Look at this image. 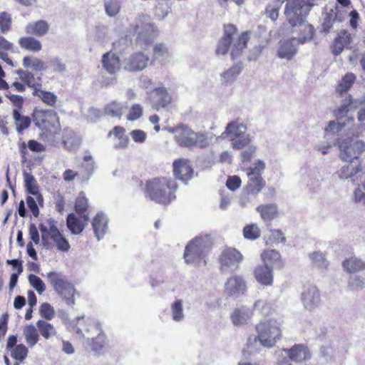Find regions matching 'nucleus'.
<instances>
[{
	"label": "nucleus",
	"instance_id": "nucleus-1",
	"mask_svg": "<svg viewBox=\"0 0 365 365\" xmlns=\"http://www.w3.org/2000/svg\"><path fill=\"white\" fill-rule=\"evenodd\" d=\"M83 318V316L76 317L71 324L70 331L77 339H86V349L99 354L104 347L106 335L100 324L92 319H87L86 324L80 323Z\"/></svg>",
	"mask_w": 365,
	"mask_h": 365
},
{
	"label": "nucleus",
	"instance_id": "nucleus-2",
	"mask_svg": "<svg viewBox=\"0 0 365 365\" xmlns=\"http://www.w3.org/2000/svg\"><path fill=\"white\" fill-rule=\"evenodd\" d=\"M249 38L248 32H244L237 36V29L235 26L232 24L225 26L224 34L217 43L216 53L225 55L230 48V55L235 60L242 55Z\"/></svg>",
	"mask_w": 365,
	"mask_h": 365
},
{
	"label": "nucleus",
	"instance_id": "nucleus-3",
	"mask_svg": "<svg viewBox=\"0 0 365 365\" xmlns=\"http://www.w3.org/2000/svg\"><path fill=\"white\" fill-rule=\"evenodd\" d=\"M176 190L175 180L166 178H154L146 182L145 196L157 203L167 205L175 199Z\"/></svg>",
	"mask_w": 365,
	"mask_h": 365
},
{
	"label": "nucleus",
	"instance_id": "nucleus-4",
	"mask_svg": "<svg viewBox=\"0 0 365 365\" xmlns=\"http://www.w3.org/2000/svg\"><path fill=\"white\" fill-rule=\"evenodd\" d=\"M213 244L212 238L210 235L196 237L185 247L184 259L187 264L196 266L205 265V258Z\"/></svg>",
	"mask_w": 365,
	"mask_h": 365
},
{
	"label": "nucleus",
	"instance_id": "nucleus-5",
	"mask_svg": "<svg viewBox=\"0 0 365 365\" xmlns=\"http://www.w3.org/2000/svg\"><path fill=\"white\" fill-rule=\"evenodd\" d=\"M170 132L174 133L175 142L180 147L206 148L211 143V139L206 134L196 133L185 125L181 124L173 128Z\"/></svg>",
	"mask_w": 365,
	"mask_h": 365
},
{
	"label": "nucleus",
	"instance_id": "nucleus-6",
	"mask_svg": "<svg viewBox=\"0 0 365 365\" xmlns=\"http://www.w3.org/2000/svg\"><path fill=\"white\" fill-rule=\"evenodd\" d=\"M48 282L60 297L68 304L73 307L75 304L74 294L76 290L74 285L62 273L49 272L46 274Z\"/></svg>",
	"mask_w": 365,
	"mask_h": 365
},
{
	"label": "nucleus",
	"instance_id": "nucleus-7",
	"mask_svg": "<svg viewBox=\"0 0 365 365\" xmlns=\"http://www.w3.org/2000/svg\"><path fill=\"white\" fill-rule=\"evenodd\" d=\"M279 327L280 324L274 319L257 324L256 326L257 336L255 340L257 339L260 344L264 347H273L282 336Z\"/></svg>",
	"mask_w": 365,
	"mask_h": 365
},
{
	"label": "nucleus",
	"instance_id": "nucleus-8",
	"mask_svg": "<svg viewBox=\"0 0 365 365\" xmlns=\"http://www.w3.org/2000/svg\"><path fill=\"white\" fill-rule=\"evenodd\" d=\"M312 0H290L285 5L284 14L292 26L301 24L310 11Z\"/></svg>",
	"mask_w": 365,
	"mask_h": 365
},
{
	"label": "nucleus",
	"instance_id": "nucleus-9",
	"mask_svg": "<svg viewBox=\"0 0 365 365\" xmlns=\"http://www.w3.org/2000/svg\"><path fill=\"white\" fill-rule=\"evenodd\" d=\"M246 125L234 120L230 122L223 134H226L231 141L233 148L240 150L250 142V135L246 133Z\"/></svg>",
	"mask_w": 365,
	"mask_h": 365
},
{
	"label": "nucleus",
	"instance_id": "nucleus-10",
	"mask_svg": "<svg viewBox=\"0 0 365 365\" xmlns=\"http://www.w3.org/2000/svg\"><path fill=\"white\" fill-rule=\"evenodd\" d=\"M133 31L138 32L137 43L140 45H149L155 37L154 25L148 15L140 14L136 18Z\"/></svg>",
	"mask_w": 365,
	"mask_h": 365
},
{
	"label": "nucleus",
	"instance_id": "nucleus-11",
	"mask_svg": "<svg viewBox=\"0 0 365 365\" xmlns=\"http://www.w3.org/2000/svg\"><path fill=\"white\" fill-rule=\"evenodd\" d=\"M314 29L312 26L307 27V34L304 36H300L298 38H292L289 40L284 41L279 46L277 56L280 58H285L290 60L297 53V45L298 43H304L305 42L312 39L314 36Z\"/></svg>",
	"mask_w": 365,
	"mask_h": 365
},
{
	"label": "nucleus",
	"instance_id": "nucleus-12",
	"mask_svg": "<svg viewBox=\"0 0 365 365\" xmlns=\"http://www.w3.org/2000/svg\"><path fill=\"white\" fill-rule=\"evenodd\" d=\"M32 119L34 125L42 130H48L50 128H56L59 123L58 115L52 109H34Z\"/></svg>",
	"mask_w": 365,
	"mask_h": 365
},
{
	"label": "nucleus",
	"instance_id": "nucleus-13",
	"mask_svg": "<svg viewBox=\"0 0 365 365\" xmlns=\"http://www.w3.org/2000/svg\"><path fill=\"white\" fill-rule=\"evenodd\" d=\"M340 150L339 158L344 162L354 160L360 161L359 155L365 148V143L362 140H357L353 144H349L346 140L337 141Z\"/></svg>",
	"mask_w": 365,
	"mask_h": 365
},
{
	"label": "nucleus",
	"instance_id": "nucleus-14",
	"mask_svg": "<svg viewBox=\"0 0 365 365\" xmlns=\"http://www.w3.org/2000/svg\"><path fill=\"white\" fill-rule=\"evenodd\" d=\"M242 260V254L235 248H226L220 257V270L223 273L234 272Z\"/></svg>",
	"mask_w": 365,
	"mask_h": 365
},
{
	"label": "nucleus",
	"instance_id": "nucleus-15",
	"mask_svg": "<svg viewBox=\"0 0 365 365\" xmlns=\"http://www.w3.org/2000/svg\"><path fill=\"white\" fill-rule=\"evenodd\" d=\"M362 167L361 161L346 162L335 173L334 176L340 180H346L358 184V178H361Z\"/></svg>",
	"mask_w": 365,
	"mask_h": 365
},
{
	"label": "nucleus",
	"instance_id": "nucleus-16",
	"mask_svg": "<svg viewBox=\"0 0 365 365\" xmlns=\"http://www.w3.org/2000/svg\"><path fill=\"white\" fill-rule=\"evenodd\" d=\"M150 61L148 55L142 51L135 52L125 58L122 63V68L128 72H138L144 70Z\"/></svg>",
	"mask_w": 365,
	"mask_h": 365
},
{
	"label": "nucleus",
	"instance_id": "nucleus-17",
	"mask_svg": "<svg viewBox=\"0 0 365 365\" xmlns=\"http://www.w3.org/2000/svg\"><path fill=\"white\" fill-rule=\"evenodd\" d=\"M301 299L306 309L309 311L315 309L319 307L321 302L319 289L314 285L309 286L302 292Z\"/></svg>",
	"mask_w": 365,
	"mask_h": 365
},
{
	"label": "nucleus",
	"instance_id": "nucleus-18",
	"mask_svg": "<svg viewBox=\"0 0 365 365\" xmlns=\"http://www.w3.org/2000/svg\"><path fill=\"white\" fill-rule=\"evenodd\" d=\"M173 173L175 177L186 183L192 178L193 169L190 161L185 159L176 160L173 163Z\"/></svg>",
	"mask_w": 365,
	"mask_h": 365
},
{
	"label": "nucleus",
	"instance_id": "nucleus-19",
	"mask_svg": "<svg viewBox=\"0 0 365 365\" xmlns=\"http://www.w3.org/2000/svg\"><path fill=\"white\" fill-rule=\"evenodd\" d=\"M48 227L43 223L39 225L42 245L46 249H49L51 247V243L50 242L51 236H55L61 233L56 226V222L53 219L50 218L48 220Z\"/></svg>",
	"mask_w": 365,
	"mask_h": 365
},
{
	"label": "nucleus",
	"instance_id": "nucleus-20",
	"mask_svg": "<svg viewBox=\"0 0 365 365\" xmlns=\"http://www.w3.org/2000/svg\"><path fill=\"white\" fill-rule=\"evenodd\" d=\"M344 19V11L339 10L337 6L331 9L324 14L323 23L322 24V30L325 33H329L333 25L336 22H341Z\"/></svg>",
	"mask_w": 365,
	"mask_h": 365
},
{
	"label": "nucleus",
	"instance_id": "nucleus-21",
	"mask_svg": "<svg viewBox=\"0 0 365 365\" xmlns=\"http://www.w3.org/2000/svg\"><path fill=\"white\" fill-rule=\"evenodd\" d=\"M225 292L229 296L238 297L246 290L245 280L240 276H233L227 279L225 284Z\"/></svg>",
	"mask_w": 365,
	"mask_h": 365
},
{
	"label": "nucleus",
	"instance_id": "nucleus-22",
	"mask_svg": "<svg viewBox=\"0 0 365 365\" xmlns=\"http://www.w3.org/2000/svg\"><path fill=\"white\" fill-rule=\"evenodd\" d=\"M283 351L295 362H302L311 358L309 349L303 344H295L290 349H284Z\"/></svg>",
	"mask_w": 365,
	"mask_h": 365
},
{
	"label": "nucleus",
	"instance_id": "nucleus-23",
	"mask_svg": "<svg viewBox=\"0 0 365 365\" xmlns=\"http://www.w3.org/2000/svg\"><path fill=\"white\" fill-rule=\"evenodd\" d=\"M254 274L256 280L262 285L271 286L273 284V270L269 264L257 266Z\"/></svg>",
	"mask_w": 365,
	"mask_h": 365
},
{
	"label": "nucleus",
	"instance_id": "nucleus-24",
	"mask_svg": "<svg viewBox=\"0 0 365 365\" xmlns=\"http://www.w3.org/2000/svg\"><path fill=\"white\" fill-rule=\"evenodd\" d=\"M107 217L102 212H99L94 217L92 222V227L95 236L98 240L103 239L108 230Z\"/></svg>",
	"mask_w": 365,
	"mask_h": 365
},
{
	"label": "nucleus",
	"instance_id": "nucleus-25",
	"mask_svg": "<svg viewBox=\"0 0 365 365\" xmlns=\"http://www.w3.org/2000/svg\"><path fill=\"white\" fill-rule=\"evenodd\" d=\"M101 62L103 68L110 74L115 73L122 66L119 57L111 52L104 53Z\"/></svg>",
	"mask_w": 365,
	"mask_h": 365
},
{
	"label": "nucleus",
	"instance_id": "nucleus-26",
	"mask_svg": "<svg viewBox=\"0 0 365 365\" xmlns=\"http://www.w3.org/2000/svg\"><path fill=\"white\" fill-rule=\"evenodd\" d=\"M252 316V310L246 307L235 308L230 315V319L235 326H240L247 323Z\"/></svg>",
	"mask_w": 365,
	"mask_h": 365
},
{
	"label": "nucleus",
	"instance_id": "nucleus-27",
	"mask_svg": "<svg viewBox=\"0 0 365 365\" xmlns=\"http://www.w3.org/2000/svg\"><path fill=\"white\" fill-rule=\"evenodd\" d=\"M49 29V24L44 20H38L30 22L25 27V32L27 34L36 36H43L46 34Z\"/></svg>",
	"mask_w": 365,
	"mask_h": 365
},
{
	"label": "nucleus",
	"instance_id": "nucleus-28",
	"mask_svg": "<svg viewBox=\"0 0 365 365\" xmlns=\"http://www.w3.org/2000/svg\"><path fill=\"white\" fill-rule=\"evenodd\" d=\"M87 225L81 218L77 217L74 213L68 214L66 217L67 227L73 235L81 234Z\"/></svg>",
	"mask_w": 365,
	"mask_h": 365
},
{
	"label": "nucleus",
	"instance_id": "nucleus-29",
	"mask_svg": "<svg viewBox=\"0 0 365 365\" xmlns=\"http://www.w3.org/2000/svg\"><path fill=\"white\" fill-rule=\"evenodd\" d=\"M81 175L82 180L87 182L95 171V162L89 152H86L83 157V162L81 163Z\"/></svg>",
	"mask_w": 365,
	"mask_h": 365
},
{
	"label": "nucleus",
	"instance_id": "nucleus-30",
	"mask_svg": "<svg viewBox=\"0 0 365 365\" xmlns=\"http://www.w3.org/2000/svg\"><path fill=\"white\" fill-rule=\"evenodd\" d=\"M88 207V200L86 197L84 193L81 192L79 195L77 197L75 202V211L79 215L86 224L88 223L89 215L88 213H86Z\"/></svg>",
	"mask_w": 365,
	"mask_h": 365
},
{
	"label": "nucleus",
	"instance_id": "nucleus-31",
	"mask_svg": "<svg viewBox=\"0 0 365 365\" xmlns=\"http://www.w3.org/2000/svg\"><path fill=\"white\" fill-rule=\"evenodd\" d=\"M248 183L247 185V192L248 194L257 195L265 186V181L262 176L247 175Z\"/></svg>",
	"mask_w": 365,
	"mask_h": 365
},
{
	"label": "nucleus",
	"instance_id": "nucleus-32",
	"mask_svg": "<svg viewBox=\"0 0 365 365\" xmlns=\"http://www.w3.org/2000/svg\"><path fill=\"white\" fill-rule=\"evenodd\" d=\"M16 72L21 81L24 82L29 87L34 88V91L41 87V78L40 77L36 78L32 73L21 69L17 70Z\"/></svg>",
	"mask_w": 365,
	"mask_h": 365
},
{
	"label": "nucleus",
	"instance_id": "nucleus-33",
	"mask_svg": "<svg viewBox=\"0 0 365 365\" xmlns=\"http://www.w3.org/2000/svg\"><path fill=\"white\" fill-rule=\"evenodd\" d=\"M354 118L353 116H348L344 121L338 120V121L330 120L327 126L324 128L325 133H337L340 132L349 123L354 122Z\"/></svg>",
	"mask_w": 365,
	"mask_h": 365
},
{
	"label": "nucleus",
	"instance_id": "nucleus-34",
	"mask_svg": "<svg viewBox=\"0 0 365 365\" xmlns=\"http://www.w3.org/2000/svg\"><path fill=\"white\" fill-rule=\"evenodd\" d=\"M264 221H271L277 215V207L274 204L262 205L257 207Z\"/></svg>",
	"mask_w": 365,
	"mask_h": 365
},
{
	"label": "nucleus",
	"instance_id": "nucleus-35",
	"mask_svg": "<svg viewBox=\"0 0 365 365\" xmlns=\"http://www.w3.org/2000/svg\"><path fill=\"white\" fill-rule=\"evenodd\" d=\"M342 265L349 273H356L365 268V263L356 257H350L344 260Z\"/></svg>",
	"mask_w": 365,
	"mask_h": 365
},
{
	"label": "nucleus",
	"instance_id": "nucleus-36",
	"mask_svg": "<svg viewBox=\"0 0 365 365\" xmlns=\"http://www.w3.org/2000/svg\"><path fill=\"white\" fill-rule=\"evenodd\" d=\"M19 44L21 48L33 52H38L42 48L41 42L31 36L20 38Z\"/></svg>",
	"mask_w": 365,
	"mask_h": 365
},
{
	"label": "nucleus",
	"instance_id": "nucleus-37",
	"mask_svg": "<svg viewBox=\"0 0 365 365\" xmlns=\"http://www.w3.org/2000/svg\"><path fill=\"white\" fill-rule=\"evenodd\" d=\"M24 178L27 192L32 195H38L37 197L38 202L42 200L41 195L38 194V186L34 177L30 173H24Z\"/></svg>",
	"mask_w": 365,
	"mask_h": 365
},
{
	"label": "nucleus",
	"instance_id": "nucleus-38",
	"mask_svg": "<svg viewBox=\"0 0 365 365\" xmlns=\"http://www.w3.org/2000/svg\"><path fill=\"white\" fill-rule=\"evenodd\" d=\"M13 118L19 133H21L24 130L28 128L31 125V118L29 116L21 115L18 109L13 110Z\"/></svg>",
	"mask_w": 365,
	"mask_h": 365
},
{
	"label": "nucleus",
	"instance_id": "nucleus-39",
	"mask_svg": "<svg viewBox=\"0 0 365 365\" xmlns=\"http://www.w3.org/2000/svg\"><path fill=\"white\" fill-rule=\"evenodd\" d=\"M36 326L41 336L46 339L56 334V328L46 321L40 319L37 322Z\"/></svg>",
	"mask_w": 365,
	"mask_h": 365
},
{
	"label": "nucleus",
	"instance_id": "nucleus-40",
	"mask_svg": "<svg viewBox=\"0 0 365 365\" xmlns=\"http://www.w3.org/2000/svg\"><path fill=\"white\" fill-rule=\"evenodd\" d=\"M154 97L156 98L157 104L163 108L168 106L171 101V96L167 90L162 88H157L153 91Z\"/></svg>",
	"mask_w": 365,
	"mask_h": 365
},
{
	"label": "nucleus",
	"instance_id": "nucleus-41",
	"mask_svg": "<svg viewBox=\"0 0 365 365\" xmlns=\"http://www.w3.org/2000/svg\"><path fill=\"white\" fill-rule=\"evenodd\" d=\"M242 66L240 64H235L221 74L223 82L232 83L242 72Z\"/></svg>",
	"mask_w": 365,
	"mask_h": 365
},
{
	"label": "nucleus",
	"instance_id": "nucleus-42",
	"mask_svg": "<svg viewBox=\"0 0 365 365\" xmlns=\"http://www.w3.org/2000/svg\"><path fill=\"white\" fill-rule=\"evenodd\" d=\"M24 335L26 343L31 347L34 346L39 339L37 329L33 324L25 327L24 329Z\"/></svg>",
	"mask_w": 365,
	"mask_h": 365
},
{
	"label": "nucleus",
	"instance_id": "nucleus-43",
	"mask_svg": "<svg viewBox=\"0 0 365 365\" xmlns=\"http://www.w3.org/2000/svg\"><path fill=\"white\" fill-rule=\"evenodd\" d=\"M356 80V76L352 73H346L341 80L336 88V92L340 95H342L344 93H346L348 90L352 86L353 83Z\"/></svg>",
	"mask_w": 365,
	"mask_h": 365
},
{
	"label": "nucleus",
	"instance_id": "nucleus-44",
	"mask_svg": "<svg viewBox=\"0 0 365 365\" xmlns=\"http://www.w3.org/2000/svg\"><path fill=\"white\" fill-rule=\"evenodd\" d=\"M124 106L115 101L107 104L104 108V113L110 117L120 118L123 113Z\"/></svg>",
	"mask_w": 365,
	"mask_h": 365
},
{
	"label": "nucleus",
	"instance_id": "nucleus-45",
	"mask_svg": "<svg viewBox=\"0 0 365 365\" xmlns=\"http://www.w3.org/2000/svg\"><path fill=\"white\" fill-rule=\"evenodd\" d=\"M172 319L173 321L179 322L184 319L183 302L182 299L175 300L170 307Z\"/></svg>",
	"mask_w": 365,
	"mask_h": 365
},
{
	"label": "nucleus",
	"instance_id": "nucleus-46",
	"mask_svg": "<svg viewBox=\"0 0 365 365\" xmlns=\"http://www.w3.org/2000/svg\"><path fill=\"white\" fill-rule=\"evenodd\" d=\"M23 66L28 68H31L34 71H41L46 69V66L43 61L38 58H31L25 56L23 59Z\"/></svg>",
	"mask_w": 365,
	"mask_h": 365
},
{
	"label": "nucleus",
	"instance_id": "nucleus-47",
	"mask_svg": "<svg viewBox=\"0 0 365 365\" xmlns=\"http://www.w3.org/2000/svg\"><path fill=\"white\" fill-rule=\"evenodd\" d=\"M351 103L352 98L351 96H348L342 101L341 106L334 110V115L338 120H342L344 117H347L346 115L350 110Z\"/></svg>",
	"mask_w": 365,
	"mask_h": 365
},
{
	"label": "nucleus",
	"instance_id": "nucleus-48",
	"mask_svg": "<svg viewBox=\"0 0 365 365\" xmlns=\"http://www.w3.org/2000/svg\"><path fill=\"white\" fill-rule=\"evenodd\" d=\"M104 7L108 16L115 17L120 11L121 1L120 0H104Z\"/></svg>",
	"mask_w": 365,
	"mask_h": 365
},
{
	"label": "nucleus",
	"instance_id": "nucleus-49",
	"mask_svg": "<svg viewBox=\"0 0 365 365\" xmlns=\"http://www.w3.org/2000/svg\"><path fill=\"white\" fill-rule=\"evenodd\" d=\"M33 95L39 97L45 103L51 106H54L57 101V96L54 93L40 88L34 91Z\"/></svg>",
	"mask_w": 365,
	"mask_h": 365
},
{
	"label": "nucleus",
	"instance_id": "nucleus-50",
	"mask_svg": "<svg viewBox=\"0 0 365 365\" xmlns=\"http://www.w3.org/2000/svg\"><path fill=\"white\" fill-rule=\"evenodd\" d=\"M262 259L264 264H269L272 267V264L280 260V254L274 250H270L264 252L262 255Z\"/></svg>",
	"mask_w": 365,
	"mask_h": 365
},
{
	"label": "nucleus",
	"instance_id": "nucleus-51",
	"mask_svg": "<svg viewBox=\"0 0 365 365\" xmlns=\"http://www.w3.org/2000/svg\"><path fill=\"white\" fill-rule=\"evenodd\" d=\"M28 279L31 287L38 292V294H41L46 290L45 283L39 277L31 274L29 275Z\"/></svg>",
	"mask_w": 365,
	"mask_h": 365
},
{
	"label": "nucleus",
	"instance_id": "nucleus-52",
	"mask_svg": "<svg viewBox=\"0 0 365 365\" xmlns=\"http://www.w3.org/2000/svg\"><path fill=\"white\" fill-rule=\"evenodd\" d=\"M309 256L314 266L319 268H326L327 267L328 263L323 253L314 252L310 253Z\"/></svg>",
	"mask_w": 365,
	"mask_h": 365
},
{
	"label": "nucleus",
	"instance_id": "nucleus-53",
	"mask_svg": "<svg viewBox=\"0 0 365 365\" xmlns=\"http://www.w3.org/2000/svg\"><path fill=\"white\" fill-rule=\"evenodd\" d=\"M243 235L246 239L254 240L259 237L260 230L257 225L252 224L244 227Z\"/></svg>",
	"mask_w": 365,
	"mask_h": 365
},
{
	"label": "nucleus",
	"instance_id": "nucleus-54",
	"mask_svg": "<svg viewBox=\"0 0 365 365\" xmlns=\"http://www.w3.org/2000/svg\"><path fill=\"white\" fill-rule=\"evenodd\" d=\"M28 354V349L22 344L16 345L11 351V356L17 361H22Z\"/></svg>",
	"mask_w": 365,
	"mask_h": 365
},
{
	"label": "nucleus",
	"instance_id": "nucleus-55",
	"mask_svg": "<svg viewBox=\"0 0 365 365\" xmlns=\"http://www.w3.org/2000/svg\"><path fill=\"white\" fill-rule=\"evenodd\" d=\"M55 244L58 250L67 252L70 249V245L68 240L63 236L61 233L55 236H51L50 238Z\"/></svg>",
	"mask_w": 365,
	"mask_h": 365
},
{
	"label": "nucleus",
	"instance_id": "nucleus-56",
	"mask_svg": "<svg viewBox=\"0 0 365 365\" xmlns=\"http://www.w3.org/2000/svg\"><path fill=\"white\" fill-rule=\"evenodd\" d=\"M361 183L354 191V200L356 202L365 205V179L361 178Z\"/></svg>",
	"mask_w": 365,
	"mask_h": 365
},
{
	"label": "nucleus",
	"instance_id": "nucleus-57",
	"mask_svg": "<svg viewBox=\"0 0 365 365\" xmlns=\"http://www.w3.org/2000/svg\"><path fill=\"white\" fill-rule=\"evenodd\" d=\"M103 113L101 109L91 107L88 109L87 113L84 115V118L88 123H96L102 116Z\"/></svg>",
	"mask_w": 365,
	"mask_h": 365
},
{
	"label": "nucleus",
	"instance_id": "nucleus-58",
	"mask_svg": "<svg viewBox=\"0 0 365 365\" xmlns=\"http://www.w3.org/2000/svg\"><path fill=\"white\" fill-rule=\"evenodd\" d=\"M11 15L3 11L0 13V31L2 33H6L11 29Z\"/></svg>",
	"mask_w": 365,
	"mask_h": 365
},
{
	"label": "nucleus",
	"instance_id": "nucleus-59",
	"mask_svg": "<svg viewBox=\"0 0 365 365\" xmlns=\"http://www.w3.org/2000/svg\"><path fill=\"white\" fill-rule=\"evenodd\" d=\"M153 55L155 59L165 61L168 57V51L163 43H158L153 48Z\"/></svg>",
	"mask_w": 365,
	"mask_h": 365
},
{
	"label": "nucleus",
	"instance_id": "nucleus-60",
	"mask_svg": "<svg viewBox=\"0 0 365 365\" xmlns=\"http://www.w3.org/2000/svg\"><path fill=\"white\" fill-rule=\"evenodd\" d=\"M348 286L351 289H359L365 287V278L359 275L351 276L349 279Z\"/></svg>",
	"mask_w": 365,
	"mask_h": 365
},
{
	"label": "nucleus",
	"instance_id": "nucleus-61",
	"mask_svg": "<svg viewBox=\"0 0 365 365\" xmlns=\"http://www.w3.org/2000/svg\"><path fill=\"white\" fill-rule=\"evenodd\" d=\"M39 312L43 318L47 320H51L54 317L55 311L53 307L47 302L43 303L40 306Z\"/></svg>",
	"mask_w": 365,
	"mask_h": 365
},
{
	"label": "nucleus",
	"instance_id": "nucleus-62",
	"mask_svg": "<svg viewBox=\"0 0 365 365\" xmlns=\"http://www.w3.org/2000/svg\"><path fill=\"white\" fill-rule=\"evenodd\" d=\"M265 169V164L261 160H257L253 165V167H250L247 169V175H252L256 176H262L263 171Z\"/></svg>",
	"mask_w": 365,
	"mask_h": 365
},
{
	"label": "nucleus",
	"instance_id": "nucleus-63",
	"mask_svg": "<svg viewBox=\"0 0 365 365\" xmlns=\"http://www.w3.org/2000/svg\"><path fill=\"white\" fill-rule=\"evenodd\" d=\"M143 114V108L139 104H134L128 115V120L130 121L135 120L141 117Z\"/></svg>",
	"mask_w": 365,
	"mask_h": 365
},
{
	"label": "nucleus",
	"instance_id": "nucleus-64",
	"mask_svg": "<svg viewBox=\"0 0 365 365\" xmlns=\"http://www.w3.org/2000/svg\"><path fill=\"white\" fill-rule=\"evenodd\" d=\"M64 147L68 150L76 149L80 145V139L76 137L66 138L63 140Z\"/></svg>",
	"mask_w": 365,
	"mask_h": 365
}]
</instances>
